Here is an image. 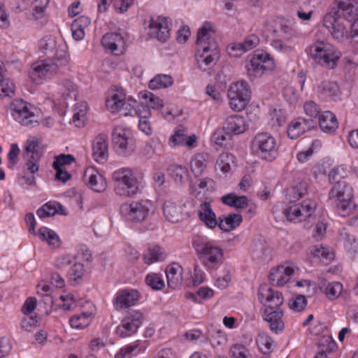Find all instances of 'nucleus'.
Segmentation results:
<instances>
[{"instance_id":"f257e3e1","label":"nucleus","mask_w":358,"mask_h":358,"mask_svg":"<svg viewBox=\"0 0 358 358\" xmlns=\"http://www.w3.org/2000/svg\"><path fill=\"white\" fill-rule=\"evenodd\" d=\"M357 15V0H336L335 6L324 15L323 24L335 41L343 43L350 39L348 20Z\"/></svg>"},{"instance_id":"f03ea898","label":"nucleus","mask_w":358,"mask_h":358,"mask_svg":"<svg viewBox=\"0 0 358 358\" xmlns=\"http://www.w3.org/2000/svg\"><path fill=\"white\" fill-rule=\"evenodd\" d=\"M352 199L353 189L347 182L335 183L329 193V201L343 217L350 215L355 209L356 204Z\"/></svg>"},{"instance_id":"7ed1b4c3","label":"nucleus","mask_w":358,"mask_h":358,"mask_svg":"<svg viewBox=\"0 0 358 358\" xmlns=\"http://www.w3.org/2000/svg\"><path fill=\"white\" fill-rule=\"evenodd\" d=\"M115 181L114 191L116 194L128 197L141 192V184L132 170L128 168L120 169L113 173Z\"/></svg>"},{"instance_id":"20e7f679","label":"nucleus","mask_w":358,"mask_h":358,"mask_svg":"<svg viewBox=\"0 0 358 358\" xmlns=\"http://www.w3.org/2000/svg\"><path fill=\"white\" fill-rule=\"evenodd\" d=\"M193 245L206 267L214 268L222 264L224 252L220 246L201 238L195 239Z\"/></svg>"},{"instance_id":"39448f33","label":"nucleus","mask_w":358,"mask_h":358,"mask_svg":"<svg viewBox=\"0 0 358 358\" xmlns=\"http://www.w3.org/2000/svg\"><path fill=\"white\" fill-rule=\"evenodd\" d=\"M307 52L318 63L329 69H334L337 65L341 56L332 45L323 41L315 42L308 47Z\"/></svg>"},{"instance_id":"423d86ee","label":"nucleus","mask_w":358,"mask_h":358,"mask_svg":"<svg viewBox=\"0 0 358 358\" xmlns=\"http://www.w3.org/2000/svg\"><path fill=\"white\" fill-rule=\"evenodd\" d=\"M253 150L260 158L271 162L278 155L275 138L267 132L257 134L252 143Z\"/></svg>"},{"instance_id":"0eeeda50","label":"nucleus","mask_w":358,"mask_h":358,"mask_svg":"<svg viewBox=\"0 0 358 358\" xmlns=\"http://www.w3.org/2000/svg\"><path fill=\"white\" fill-rule=\"evenodd\" d=\"M107 108L112 113L119 111L122 115H140L141 110L139 103L134 99H125V95L122 93H113L106 101Z\"/></svg>"},{"instance_id":"6e6552de","label":"nucleus","mask_w":358,"mask_h":358,"mask_svg":"<svg viewBox=\"0 0 358 358\" xmlns=\"http://www.w3.org/2000/svg\"><path fill=\"white\" fill-rule=\"evenodd\" d=\"M111 136L114 150L118 155L127 157L134 152L136 141L129 129L115 127Z\"/></svg>"},{"instance_id":"1a4fd4ad","label":"nucleus","mask_w":358,"mask_h":358,"mask_svg":"<svg viewBox=\"0 0 358 358\" xmlns=\"http://www.w3.org/2000/svg\"><path fill=\"white\" fill-rule=\"evenodd\" d=\"M247 73L251 78L259 77L275 68V62L266 52H255L251 59L246 63Z\"/></svg>"},{"instance_id":"9d476101","label":"nucleus","mask_w":358,"mask_h":358,"mask_svg":"<svg viewBox=\"0 0 358 358\" xmlns=\"http://www.w3.org/2000/svg\"><path fill=\"white\" fill-rule=\"evenodd\" d=\"M33 110L34 107L22 99H15L10 106L13 119L21 125L31 128L38 125V120Z\"/></svg>"},{"instance_id":"9b49d317","label":"nucleus","mask_w":358,"mask_h":358,"mask_svg":"<svg viewBox=\"0 0 358 358\" xmlns=\"http://www.w3.org/2000/svg\"><path fill=\"white\" fill-rule=\"evenodd\" d=\"M229 105L233 110H243L250 99V89L245 81H238L231 84L228 90Z\"/></svg>"},{"instance_id":"f8f14e48","label":"nucleus","mask_w":358,"mask_h":358,"mask_svg":"<svg viewBox=\"0 0 358 358\" xmlns=\"http://www.w3.org/2000/svg\"><path fill=\"white\" fill-rule=\"evenodd\" d=\"M150 207L151 203L150 201L140 200L122 204L120 211L127 220L133 222H141L147 217Z\"/></svg>"},{"instance_id":"ddd939ff","label":"nucleus","mask_w":358,"mask_h":358,"mask_svg":"<svg viewBox=\"0 0 358 358\" xmlns=\"http://www.w3.org/2000/svg\"><path fill=\"white\" fill-rule=\"evenodd\" d=\"M286 208L284 214L290 222H300L310 217L317 207L316 202L313 199H306L300 203H290Z\"/></svg>"},{"instance_id":"4468645a","label":"nucleus","mask_w":358,"mask_h":358,"mask_svg":"<svg viewBox=\"0 0 358 358\" xmlns=\"http://www.w3.org/2000/svg\"><path fill=\"white\" fill-rule=\"evenodd\" d=\"M143 315L138 310L129 312L116 328V334L121 338L131 336L136 333L143 322Z\"/></svg>"},{"instance_id":"2eb2a0df","label":"nucleus","mask_w":358,"mask_h":358,"mask_svg":"<svg viewBox=\"0 0 358 358\" xmlns=\"http://www.w3.org/2000/svg\"><path fill=\"white\" fill-rule=\"evenodd\" d=\"M196 43L201 50H217V43L215 38V30L213 24L209 22H205L203 26L199 29Z\"/></svg>"},{"instance_id":"dca6fc26","label":"nucleus","mask_w":358,"mask_h":358,"mask_svg":"<svg viewBox=\"0 0 358 358\" xmlns=\"http://www.w3.org/2000/svg\"><path fill=\"white\" fill-rule=\"evenodd\" d=\"M148 35L159 41H166L170 36L168 18L162 17L151 18L148 25Z\"/></svg>"},{"instance_id":"f3484780","label":"nucleus","mask_w":358,"mask_h":358,"mask_svg":"<svg viewBox=\"0 0 358 358\" xmlns=\"http://www.w3.org/2000/svg\"><path fill=\"white\" fill-rule=\"evenodd\" d=\"M261 302L264 305L265 309H281L283 303V296L280 292L267 286H262L259 291Z\"/></svg>"},{"instance_id":"a211bd4d","label":"nucleus","mask_w":358,"mask_h":358,"mask_svg":"<svg viewBox=\"0 0 358 358\" xmlns=\"http://www.w3.org/2000/svg\"><path fill=\"white\" fill-rule=\"evenodd\" d=\"M185 208L186 204L185 203L167 200L164 203V215L169 222L173 223L179 222L185 217L187 216Z\"/></svg>"},{"instance_id":"6ab92c4d","label":"nucleus","mask_w":358,"mask_h":358,"mask_svg":"<svg viewBox=\"0 0 358 358\" xmlns=\"http://www.w3.org/2000/svg\"><path fill=\"white\" fill-rule=\"evenodd\" d=\"M101 44L105 49L115 55H121L126 50L125 41L123 36L117 32H110L103 35Z\"/></svg>"},{"instance_id":"aec40b11","label":"nucleus","mask_w":358,"mask_h":358,"mask_svg":"<svg viewBox=\"0 0 358 358\" xmlns=\"http://www.w3.org/2000/svg\"><path fill=\"white\" fill-rule=\"evenodd\" d=\"M140 297L136 289H125L117 292L114 299V306L117 310L134 306Z\"/></svg>"},{"instance_id":"412c9836","label":"nucleus","mask_w":358,"mask_h":358,"mask_svg":"<svg viewBox=\"0 0 358 358\" xmlns=\"http://www.w3.org/2000/svg\"><path fill=\"white\" fill-rule=\"evenodd\" d=\"M294 272V265H280L273 268L269 274L270 282L277 286H283L289 282Z\"/></svg>"},{"instance_id":"4be33fe9","label":"nucleus","mask_w":358,"mask_h":358,"mask_svg":"<svg viewBox=\"0 0 358 358\" xmlns=\"http://www.w3.org/2000/svg\"><path fill=\"white\" fill-rule=\"evenodd\" d=\"M282 317L283 311L281 309H264L263 313V318L268 323L270 330L276 334L282 333L285 329Z\"/></svg>"},{"instance_id":"5701e85b","label":"nucleus","mask_w":358,"mask_h":358,"mask_svg":"<svg viewBox=\"0 0 358 358\" xmlns=\"http://www.w3.org/2000/svg\"><path fill=\"white\" fill-rule=\"evenodd\" d=\"M196 141V136L194 134L188 135L187 130L184 128L176 129L169 140V145L174 148L180 146H186L192 148Z\"/></svg>"},{"instance_id":"b1692460","label":"nucleus","mask_w":358,"mask_h":358,"mask_svg":"<svg viewBox=\"0 0 358 358\" xmlns=\"http://www.w3.org/2000/svg\"><path fill=\"white\" fill-rule=\"evenodd\" d=\"M85 182L94 191L101 192L106 187L105 178L92 167L87 168L83 176Z\"/></svg>"},{"instance_id":"393cba45","label":"nucleus","mask_w":358,"mask_h":358,"mask_svg":"<svg viewBox=\"0 0 358 358\" xmlns=\"http://www.w3.org/2000/svg\"><path fill=\"white\" fill-rule=\"evenodd\" d=\"M92 152L94 159L99 163H104L108 157V136L106 134H100L93 143Z\"/></svg>"},{"instance_id":"a878e982","label":"nucleus","mask_w":358,"mask_h":358,"mask_svg":"<svg viewBox=\"0 0 358 358\" xmlns=\"http://www.w3.org/2000/svg\"><path fill=\"white\" fill-rule=\"evenodd\" d=\"M195 57L198 68L201 71H206L215 64V61L218 58V52L217 50L210 51L199 48Z\"/></svg>"},{"instance_id":"bb28decb","label":"nucleus","mask_w":358,"mask_h":358,"mask_svg":"<svg viewBox=\"0 0 358 358\" xmlns=\"http://www.w3.org/2000/svg\"><path fill=\"white\" fill-rule=\"evenodd\" d=\"M245 120L239 115L228 117L223 125V130L229 136L242 134L245 131Z\"/></svg>"},{"instance_id":"cd10ccee","label":"nucleus","mask_w":358,"mask_h":358,"mask_svg":"<svg viewBox=\"0 0 358 358\" xmlns=\"http://www.w3.org/2000/svg\"><path fill=\"white\" fill-rule=\"evenodd\" d=\"M182 267L177 262H173L166 267V275L169 287L176 289L182 283Z\"/></svg>"},{"instance_id":"c85d7f7f","label":"nucleus","mask_w":358,"mask_h":358,"mask_svg":"<svg viewBox=\"0 0 358 358\" xmlns=\"http://www.w3.org/2000/svg\"><path fill=\"white\" fill-rule=\"evenodd\" d=\"M314 127L313 120L299 118L288 127L287 135L292 139L297 138L300 135Z\"/></svg>"},{"instance_id":"c756f323","label":"nucleus","mask_w":358,"mask_h":358,"mask_svg":"<svg viewBox=\"0 0 358 358\" xmlns=\"http://www.w3.org/2000/svg\"><path fill=\"white\" fill-rule=\"evenodd\" d=\"M57 92L64 101H73L78 95V86L69 79H62L57 84Z\"/></svg>"},{"instance_id":"7c9ffc66","label":"nucleus","mask_w":358,"mask_h":358,"mask_svg":"<svg viewBox=\"0 0 358 358\" xmlns=\"http://www.w3.org/2000/svg\"><path fill=\"white\" fill-rule=\"evenodd\" d=\"M56 73V67L50 61H43L33 64L30 76L34 81Z\"/></svg>"},{"instance_id":"2f4dec72","label":"nucleus","mask_w":358,"mask_h":358,"mask_svg":"<svg viewBox=\"0 0 358 358\" xmlns=\"http://www.w3.org/2000/svg\"><path fill=\"white\" fill-rule=\"evenodd\" d=\"M317 93L326 99L336 100L340 96V91L336 83L333 81H322L317 87Z\"/></svg>"},{"instance_id":"473e14b6","label":"nucleus","mask_w":358,"mask_h":358,"mask_svg":"<svg viewBox=\"0 0 358 358\" xmlns=\"http://www.w3.org/2000/svg\"><path fill=\"white\" fill-rule=\"evenodd\" d=\"M166 258V253L164 248L159 245L148 247L143 252L144 263L150 265L158 262H163Z\"/></svg>"},{"instance_id":"72a5a7b5","label":"nucleus","mask_w":358,"mask_h":358,"mask_svg":"<svg viewBox=\"0 0 358 358\" xmlns=\"http://www.w3.org/2000/svg\"><path fill=\"white\" fill-rule=\"evenodd\" d=\"M308 185L304 181H300L286 189V198L290 203H295L296 200L308 194Z\"/></svg>"},{"instance_id":"f704fd0d","label":"nucleus","mask_w":358,"mask_h":358,"mask_svg":"<svg viewBox=\"0 0 358 358\" xmlns=\"http://www.w3.org/2000/svg\"><path fill=\"white\" fill-rule=\"evenodd\" d=\"M198 215L199 219L209 228H215L218 224L215 215L208 202L201 203Z\"/></svg>"},{"instance_id":"c9c22d12","label":"nucleus","mask_w":358,"mask_h":358,"mask_svg":"<svg viewBox=\"0 0 358 358\" xmlns=\"http://www.w3.org/2000/svg\"><path fill=\"white\" fill-rule=\"evenodd\" d=\"M58 213L62 215H66V210L63 206L56 201H49L36 211L37 215L41 218L53 216Z\"/></svg>"},{"instance_id":"e433bc0d","label":"nucleus","mask_w":358,"mask_h":358,"mask_svg":"<svg viewBox=\"0 0 358 358\" xmlns=\"http://www.w3.org/2000/svg\"><path fill=\"white\" fill-rule=\"evenodd\" d=\"M319 124L321 129L327 133L334 132L338 128L336 116L330 111H324L319 116Z\"/></svg>"},{"instance_id":"4c0bfd02","label":"nucleus","mask_w":358,"mask_h":358,"mask_svg":"<svg viewBox=\"0 0 358 358\" xmlns=\"http://www.w3.org/2000/svg\"><path fill=\"white\" fill-rule=\"evenodd\" d=\"M49 3V0H34L32 3V16L35 21L43 27L45 22V9Z\"/></svg>"},{"instance_id":"58836bf2","label":"nucleus","mask_w":358,"mask_h":358,"mask_svg":"<svg viewBox=\"0 0 358 358\" xmlns=\"http://www.w3.org/2000/svg\"><path fill=\"white\" fill-rule=\"evenodd\" d=\"M37 235L41 241H45L52 248H58L61 245L59 236L53 230L47 227H41Z\"/></svg>"},{"instance_id":"ea45409f","label":"nucleus","mask_w":358,"mask_h":358,"mask_svg":"<svg viewBox=\"0 0 358 358\" xmlns=\"http://www.w3.org/2000/svg\"><path fill=\"white\" fill-rule=\"evenodd\" d=\"M208 155L199 153L194 156L190 162L191 171L195 176L202 174L207 166Z\"/></svg>"},{"instance_id":"a19ab883","label":"nucleus","mask_w":358,"mask_h":358,"mask_svg":"<svg viewBox=\"0 0 358 358\" xmlns=\"http://www.w3.org/2000/svg\"><path fill=\"white\" fill-rule=\"evenodd\" d=\"M242 216L238 213H231L220 220L218 224L220 229L222 231H229L238 227L242 222Z\"/></svg>"},{"instance_id":"79ce46f5","label":"nucleus","mask_w":358,"mask_h":358,"mask_svg":"<svg viewBox=\"0 0 358 358\" xmlns=\"http://www.w3.org/2000/svg\"><path fill=\"white\" fill-rule=\"evenodd\" d=\"M223 203L236 208H245L248 206V198L245 196H237L234 193L224 195L221 199Z\"/></svg>"},{"instance_id":"37998d69","label":"nucleus","mask_w":358,"mask_h":358,"mask_svg":"<svg viewBox=\"0 0 358 358\" xmlns=\"http://www.w3.org/2000/svg\"><path fill=\"white\" fill-rule=\"evenodd\" d=\"M319 351L314 358H329V355L335 350L336 343L329 337L324 338L318 344Z\"/></svg>"},{"instance_id":"c03bdc74","label":"nucleus","mask_w":358,"mask_h":358,"mask_svg":"<svg viewBox=\"0 0 358 358\" xmlns=\"http://www.w3.org/2000/svg\"><path fill=\"white\" fill-rule=\"evenodd\" d=\"M168 171L176 183L181 185L185 182V180L187 176V169L186 167L173 164L169 166Z\"/></svg>"},{"instance_id":"a18cd8bd","label":"nucleus","mask_w":358,"mask_h":358,"mask_svg":"<svg viewBox=\"0 0 358 358\" xmlns=\"http://www.w3.org/2000/svg\"><path fill=\"white\" fill-rule=\"evenodd\" d=\"M69 57L66 51V47L59 45L57 48L53 57V61L50 62L52 65L55 66L56 72L61 66H64L69 63Z\"/></svg>"},{"instance_id":"49530a36","label":"nucleus","mask_w":358,"mask_h":358,"mask_svg":"<svg viewBox=\"0 0 358 358\" xmlns=\"http://www.w3.org/2000/svg\"><path fill=\"white\" fill-rule=\"evenodd\" d=\"M173 80L169 75L159 74L155 76L149 82V87L151 90H158L162 88H166L172 85Z\"/></svg>"},{"instance_id":"de8ad7c7","label":"nucleus","mask_w":358,"mask_h":358,"mask_svg":"<svg viewBox=\"0 0 358 358\" xmlns=\"http://www.w3.org/2000/svg\"><path fill=\"white\" fill-rule=\"evenodd\" d=\"M143 97L145 99L146 106H141V107L143 108L145 113L150 115L149 108L153 109H159L164 106V103L162 99L159 97L155 96L151 92H146L143 95Z\"/></svg>"},{"instance_id":"09e8293b","label":"nucleus","mask_w":358,"mask_h":358,"mask_svg":"<svg viewBox=\"0 0 358 358\" xmlns=\"http://www.w3.org/2000/svg\"><path fill=\"white\" fill-rule=\"evenodd\" d=\"M91 322V314L83 313L72 316L69 320L70 325L76 329H83L87 327Z\"/></svg>"},{"instance_id":"8fccbe9b","label":"nucleus","mask_w":358,"mask_h":358,"mask_svg":"<svg viewBox=\"0 0 358 358\" xmlns=\"http://www.w3.org/2000/svg\"><path fill=\"white\" fill-rule=\"evenodd\" d=\"M320 288L329 299L334 300L341 294L343 285L341 282L334 281L329 282L327 285H322Z\"/></svg>"},{"instance_id":"3c124183","label":"nucleus","mask_w":358,"mask_h":358,"mask_svg":"<svg viewBox=\"0 0 358 358\" xmlns=\"http://www.w3.org/2000/svg\"><path fill=\"white\" fill-rule=\"evenodd\" d=\"M141 352L138 341H135L120 348L115 358H131Z\"/></svg>"},{"instance_id":"603ef678","label":"nucleus","mask_w":358,"mask_h":358,"mask_svg":"<svg viewBox=\"0 0 358 358\" xmlns=\"http://www.w3.org/2000/svg\"><path fill=\"white\" fill-rule=\"evenodd\" d=\"M85 273V268L83 264L76 263L68 272L69 280L72 285H76L82 282L83 275Z\"/></svg>"},{"instance_id":"864d4df0","label":"nucleus","mask_w":358,"mask_h":358,"mask_svg":"<svg viewBox=\"0 0 358 358\" xmlns=\"http://www.w3.org/2000/svg\"><path fill=\"white\" fill-rule=\"evenodd\" d=\"M87 112V105L85 102H81L76 104L73 115V122L77 127H80L83 124L84 121L85 120Z\"/></svg>"},{"instance_id":"5fc2aeb1","label":"nucleus","mask_w":358,"mask_h":358,"mask_svg":"<svg viewBox=\"0 0 358 358\" xmlns=\"http://www.w3.org/2000/svg\"><path fill=\"white\" fill-rule=\"evenodd\" d=\"M233 155L227 152L221 153L216 161V169L220 170L224 173L229 172L231 170V162H233Z\"/></svg>"},{"instance_id":"6e6d98bb","label":"nucleus","mask_w":358,"mask_h":358,"mask_svg":"<svg viewBox=\"0 0 358 358\" xmlns=\"http://www.w3.org/2000/svg\"><path fill=\"white\" fill-rule=\"evenodd\" d=\"M313 256L321 262H329L334 259V252L327 247L322 245H316L313 251Z\"/></svg>"},{"instance_id":"4d7b16f0","label":"nucleus","mask_w":358,"mask_h":358,"mask_svg":"<svg viewBox=\"0 0 358 358\" xmlns=\"http://www.w3.org/2000/svg\"><path fill=\"white\" fill-rule=\"evenodd\" d=\"M294 42H287L281 38H275L271 42L272 47L280 52L284 53H290L294 50Z\"/></svg>"},{"instance_id":"13d9d810","label":"nucleus","mask_w":358,"mask_h":358,"mask_svg":"<svg viewBox=\"0 0 358 358\" xmlns=\"http://www.w3.org/2000/svg\"><path fill=\"white\" fill-rule=\"evenodd\" d=\"M278 33L279 34L276 38H281L287 42H294L297 38L296 31L285 24L280 25Z\"/></svg>"},{"instance_id":"bf43d9fd","label":"nucleus","mask_w":358,"mask_h":358,"mask_svg":"<svg viewBox=\"0 0 358 358\" xmlns=\"http://www.w3.org/2000/svg\"><path fill=\"white\" fill-rule=\"evenodd\" d=\"M211 183H213V180L208 178L200 179L194 183H191V194L194 196H198L202 192H205L206 190L208 189V185Z\"/></svg>"},{"instance_id":"052dcab7","label":"nucleus","mask_w":358,"mask_h":358,"mask_svg":"<svg viewBox=\"0 0 358 358\" xmlns=\"http://www.w3.org/2000/svg\"><path fill=\"white\" fill-rule=\"evenodd\" d=\"M348 171L343 166H338L333 169L329 174V180L335 183L346 182L343 179L348 176Z\"/></svg>"},{"instance_id":"680f3d73","label":"nucleus","mask_w":358,"mask_h":358,"mask_svg":"<svg viewBox=\"0 0 358 358\" xmlns=\"http://www.w3.org/2000/svg\"><path fill=\"white\" fill-rule=\"evenodd\" d=\"M39 143L40 141L36 136L28 138L25 146V157H30L32 159H34V157H39V154L36 151V148L38 147Z\"/></svg>"},{"instance_id":"e2e57ef3","label":"nucleus","mask_w":358,"mask_h":358,"mask_svg":"<svg viewBox=\"0 0 358 358\" xmlns=\"http://www.w3.org/2000/svg\"><path fill=\"white\" fill-rule=\"evenodd\" d=\"M38 47L45 54L52 53L56 48V41L50 35L45 36L40 40Z\"/></svg>"},{"instance_id":"0e129e2a","label":"nucleus","mask_w":358,"mask_h":358,"mask_svg":"<svg viewBox=\"0 0 358 358\" xmlns=\"http://www.w3.org/2000/svg\"><path fill=\"white\" fill-rule=\"evenodd\" d=\"M15 92V84L8 78L0 80V98L12 96Z\"/></svg>"},{"instance_id":"69168bd1","label":"nucleus","mask_w":358,"mask_h":358,"mask_svg":"<svg viewBox=\"0 0 358 358\" xmlns=\"http://www.w3.org/2000/svg\"><path fill=\"white\" fill-rule=\"evenodd\" d=\"M304 112L306 115L309 116L311 120L313 118H319L321 113V108L313 101H307L303 104Z\"/></svg>"},{"instance_id":"338daca9","label":"nucleus","mask_w":358,"mask_h":358,"mask_svg":"<svg viewBox=\"0 0 358 358\" xmlns=\"http://www.w3.org/2000/svg\"><path fill=\"white\" fill-rule=\"evenodd\" d=\"M259 350L264 354H268L272 348L273 341L266 335L259 336L257 341Z\"/></svg>"},{"instance_id":"774afa93","label":"nucleus","mask_w":358,"mask_h":358,"mask_svg":"<svg viewBox=\"0 0 358 358\" xmlns=\"http://www.w3.org/2000/svg\"><path fill=\"white\" fill-rule=\"evenodd\" d=\"M232 358H250L248 350L243 345L236 344L230 348Z\"/></svg>"}]
</instances>
